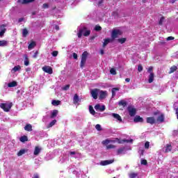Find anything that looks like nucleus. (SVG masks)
<instances>
[{
  "label": "nucleus",
  "mask_w": 178,
  "mask_h": 178,
  "mask_svg": "<svg viewBox=\"0 0 178 178\" xmlns=\"http://www.w3.org/2000/svg\"><path fill=\"white\" fill-rule=\"evenodd\" d=\"M127 111L129 113V116L131 117L136 116V114L137 113V109H136L133 106H129L127 107Z\"/></svg>",
  "instance_id": "nucleus-5"
},
{
  "label": "nucleus",
  "mask_w": 178,
  "mask_h": 178,
  "mask_svg": "<svg viewBox=\"0 0 178 178\" xmlns=\"http://www.w3.org/2000/svg\"><path fill=\"white\" fill-rule=\"evenodd\" d=\"M98 91H99L98 88H95L90 91V94L94 99H98Z\"/></svg>",
  "instance_id": "nucleus-7"
},
{
  "label": "nucleus",
  "mask_w": 178,
  "mask_h": 178,
  "mask_svg": "<svg viewBox=\"0 0 178 178\" xmlns=\"http://www.w3.org/2000/svg\"><path fill=\"white\" fill-rule=\"evenodd\" d=\"M42 70L43 72H44L45 73H48L49 74H52V73H54V70H52V67L48 65H45L42 67Z\"/></svg>",
  "instance_id": "nucleus-6"
},
{
  "label": "nucleus",
  "mask_w": 178,
  "mask_h": 178,
  "mask_svg": "<svg viewBox=\"0 0 178 178\" xmlns=\"http://www.w3.org/2000/svg\"><path fill=\"white\" fill-rule=\"evenodd\" d=\"M145 149H148L149 148V142H146L145 143Z\"/></svg>",
  "instance_id": "nucleus-49"
},
{
  "label": "nucleus",
  "mask_w": 178,
  "mask_h": 178,
  "mask_svg": "<svg viewBox=\"0 0 178 178\" xmlns=\"http://www.w3.org/2000/svg\"><path fill=\"white\" fill-rule=\"evenodd\" d=\"M6 32V29H3L1 30V31H0V37H3V34H5V33Z\"/></svg>",
  "instance_id": "nucleus-46"
},
{
  "label": "nucleus",
  "mask_w": 178,
  "mask_h": 178,
  "mask_svg": "<svg viewBox=\"0 0 178 178\" xmlns=\"http://www.w3.org/2000/svg\"><path fill=\"white\" fill-rule=\"evenodd\" d=\"M152 70H154V67H149L148 68L147 72L149 73L150 72H152Z\"/></svg>",
  "instance_id": "nucleus-58"
},
{
  "label": "nucleus",
  "mask_w": 178,
  "mask_h": 178,
  "mask_svg": "<svg viewBox=\"0 0 178 178\" xmlns=\"http://www.w3.org/2000/svg\"><path fill=\"white\" fill-rule=\"evenodd\" d=\"M163 20H165V17H161L159 21V26H162L163 24Z\"/></svg>",
  "instance_id": "nucleus-41"
},
{
  "label": "nucleus",
  "mask_w": 178,
  "mask_h": 178,
  "mask_svg": "<svg viewBox=\"0 0 178 178\" xmlns=\"http://www.w3.org/2000/svg\"><path fill=\"white\" fill-rule=\"evenodd\" d=\"M6 45H8V41L0 40V47H6Z\"/></svg>",
  "instance_id": "nucleus-33"
},
{
  "label": "nucleus",
  "mask_w": 178,
  "mask_h": 178,
  "mask_svg": "<svg viewBox=\"0 0 178 178\" xmlns=\"http://www.w3.org/2000/svg\"><path fill=\"white\" fill-rule=\"evenodd\" d=\"M109 143H115V140L106 139L102 142V144H103V145H107V144H109Z\"/></svg>",
  "instance_id": "nucleus-26"
},
{
  "label": "nucleus",
  "mask_w": 178,
  "mask_h": 178,
  "mask_svg": "<svg viewBox=\"0 0 178 178\" xmlns=\"http://www.w3.org/2000/svg\"><path fill=\"white\" fill-rule=\"evenodd\" d=\"M89 112L90 113H91V115H95V110H94V108L92 107V106H89Z\"/></svg>",
  "instance_id": "nucleus-35"
},
{
  "label": "nucleus",
  "mask_w": 178,
  "mask_h": 178,
  "mask_svg": "<svg viewBox=\"0 0 178 178\" xmlns=\"http://www.w3.org/2000/svg\"><path fill=\"white\" fill-rule=\"evenodd\" d=\"M35 0H23L22 1V5H26V3H31V2H34Z\"/></svg>",
  "instance_id": "nucleus-32"
},
{
  "label": "nucleus",
  "mask_w": 178,
  "mask_h": 178,
  "mask_svg": "<svg viewBox=\"0 0 178 178\" xmlns=\"http://www.w3.org/2000/svg\"><path fill=\"white\" fill-rule=\"evenodd\" d=\"M126 151V147H120L117 150V155H121V154H124V152Z\"/></svg>",
  "instance_id": "nucleus-17"
},
{
  "label": "nucleus",
  "mask_w": 178,
  "mask_h": 178,
  "mask_svg": "<svg viewBox=\"0 0 178 178\" xmlns=\"http://www.w3.org/2000/svg\"><path fill=\"white\" fill-rule=\"evenodd\" d=\"M119 35H122V31L119 29H113L112 33H111V38L113 41L115 40V38H118Z\"/></svg>",
  "instance_id": "nucleus-4"
},
{
  "label": "nucleus",
  "mask_w": 178,
  "mask_h": 178,
  "mask_svg": "<svg viewBox=\"0 0 178 178\" xmlns=\"http://www.w3.org/2000/svg\"><path fill=\"white\" fill-rule=\"evenodd\" d=\"M51 55L52 56H58V51H54L52 53H51Z\"/></svg>",
  "instance_id": "nucleus-53"
},
{
  "label": "nucleus",
  "mask_w": 178,
  "mask_h": 178,
  "mask_svg": "<svg viewBox=\"0 0 178 178\" xmlns=\"http://www.w3.org/2000/svg\"><path fill=\"white\" fill-rule=\"evenodd\" d=\"M157 122H159L160 123H163L165 122V114L161 113L156 119Z\"/></svg>",
  "instance_id": "nucleus-12"
},
{
  "label": "nucleus",
  "mask_w": 178,
  "mask_h": 178,
  "mask_svg": "<svg viewBox=\"0 0 178 178\" xmlns=\"http://www.w3.org/2000/svg\"><path fill=\"white\" fill-rule=\"evenodd\" d=\"M21 69H22V67L20 65H17L12 69V72H14V73H16V72H19V70H20Z\"/></svg>",
  "instance_id": "nucleus-25"
},
{
  "label": "nucleus",
  "mask_w": 178,
  "mask_h": 178,
  "mask_svg": "<svg viewBox=\"0 0 178 178\" xmlns=\"http://www.w3.org/2000/svg\"><path fill=\"white\" fill-rule=\"evenodd\" d=\"M29 149H22L17 152V156H22V155H24L25 152H28Z\"/></svg>",
  "instance_id": "nucleus-16"
},
{
  "label": "nucleus",
  "mask_w": 178,
  "mask_h": 178,
  "mask_svg": "<svg viewBox=\"0 0 178 178\" xmlns=\"http://www.w3.org/2000/svg\"><path fill=\"white\" fill-rule=\"evenodd\" d=\"M13 106V104L12 103H1L0 104V108H1V109H3V111H4V112H9V111H10V109L12 108V106Z\"/></svg>",
  "instance_id": "nucleus-3"
},
{
  "label": "nucleus",
  "mask_w": 178,
  "mask_h": 178,
  "mask_svg": "<svg viewBox=\"0 0 178 178\" xmlns=\"http://www.w3.org/2000/svg\"><path fill=\"white\" fill-rule=\"evenodd\" d=\"M42 8H43V9H48V8H49V5H48V3H44L42 5Z\"/></svg>",
  "instance_id": "nucleus-48"
},
{
  "label": "nucleus",
  "mask_w": 178,
  "mask_h": 178,
  "mask_svg": "<svg viewBox=\"0 0 178 178\" xmlns=\"http://www.w3.org/2000/svg\"><path fill=\"white\" fill-rule=\"evenodd\" d=\"M111 116H113V118H114V119H117V120H118V122H122V117L119 114L112 113Z\"/></svg>",
  "instance_id": "nucleus-14"
},
{
  "label": "nucleus",
  "mask_w": 178,
  "mask_h": 178,
  "mask_svg": "<svg viewBox=\"0 0 178 178\" xmlns=\"http://www.w3.org/2000/svg\"><path fill=\"white\" fill-rule=\"evenodd\" d=\"M24 130L26 131H33V126L31 125V124H27L24 127Z\"/></svg>",
  "instance_id": "nucleus-15"
},
{
  "label": "nucleus",
  "mask_w": 178,
  "mask_h": 178,
  "mask_svg": "<svg viewBox=\"0 0 178 178\" xmlns=\"http://www.w3.org/2000/svg\"><path fill=\"white\" fill-rule=\"evenodd\" d=\"M102 3H104V0H99L98 2V6H101V5H102Z\"/></svg>",
  "instance_id": "nucleus-56"
},
{
  "label": "nucleus",
  "mask_w": 178,
  "mask_h": 178,
  "mask_svg": "<svg viewBox=\"0 0 178 178\" xmlns=\"http://www.w3.org/2000/svg\"><path fill=\"white\" fill-rule=\"evenodd\" d=\"M143 65H139L138 66V72H141L142 70H143Z\"/></svg>",
  "instance_id": "nucleus-54"
},
{
  "label": "nucleus",
  "mask_w": 178,
  "mask_h": 178,
  "mask_svg": "<svg viewBox=\"0 0 178 178\" xmlns=\"http://www.w3.org/2000/svg\"><path fill=\"white\" fill-rule=\"evenodd\" d=\"M113 91L115 92V91H119V88H113Z\"/></svg>",
  "instance_id": "nucleus-60"
},
{
  "label": "nucleus",
  "mask_w": 178,
  "mask_h": 178,
  "mask_svg": "<svg viewBox=\"0 0 178 178\" xmlns=\"http://www.w3.org/2000/svg\"><path fill=\"white\" fill-rule=\"evenodd\" d=\"M106 91L101 90L99 92V99H105L106 98Z\"/></svg>",
  "instance_id": "nucleus-13"
},
{
  "label": "nucleus",
  "mask_w": 178,
  "mask_h": 178,
  "mask_svg": "<svg viewBox=\"0 0 178 178\" xmlns=\"http://www.w3.org/2000/svg\"><path fill=\"white\" fill-rule=\"evenodd\" d=\"M170 151H172V145H169V144L166 145L165 152L168 153V152H170Z\"/></svg>",
  "instance_id": "nucleus-28"
},
{
  "label": "nucleus",
  "mask_w": 178,
  "mask_h": 178,
  "mask_svg": "<svg viewBox=\"0 0 178 178\" xmlns=\"http://www.w3.org/2000/svg\"><path fill=\"white\" fill-rule=\"evenodd\" d=\"M134 122L135 123H143V122H144V119L143 118H141L140 115H136L134 118Z\"/></svg>",
  "instance_id": "nucleus-11"
},
{
  "label": "nucleus",
  "mask_w": 178,
  "mask_h": 178,
  "mask_svg": "<svg viewBox=\"0 0 178 178\" xmlns=\"http://www.w3.org/2000/svg\"><path fill=\"white\" fill-rule=\"evenodd\" d=\"M140 163L141 165H148V162L147 161L146 159H142L140 161Z\"/></svg>",
  "instance_id": "nucleus-45"
},
{
  "label": "nucleus",
  "mask_w": 178,
  "mask_h": 178,
  "mask_svg": "<svg viewBox=\"0 0 178 178\" xmlns=\"http://www.w3.org/2000/svg\"><path fill=\"white\" fill-rule=\"evenodd\" d=\"M95 129H97V131H102V127L99 124H96Z\"/></svg>",
  "instance_id": "nucleus-40"
},
{
  "label": "nucleus",
  "mask_w": 178,
  "mask_h": 178,
  "mask_svg": "<svg viewBox=\"0 0 178 178\" xmlns=\"http://www.w3.org/2000/svg\"><path fill=\"white\" fill-rule=\"evenodd\" d=\"M95 111H99V112H104L105 111V106H101L100 104H96L95 106Z\"/></svg>",
  "instance_id": "nucleus-9"
},
{
  "label": "nucleus",
  "mask_w": 178,
  "mask_h": 178,
  "mask_svg": "<svg viewBox=\"0 0 178 178\" xmlns=\"http://www.w3.org/2000/svg\"><path fill=\"white\" fill-rule=\"evenodd\" d=\"M154 77H155L154 72H150V74L149 75L148 83H152L154 81Z\"/></svg>",
  "instance_id": "nucleus-18"
},
{
  "label": "nucleus",
  "mask_w": 178,
  "mask_h": 178,
  "mask_svg": "<svg viewBox=\"0 0 178 178\" xmlns=\"http://www.w3.org/2000/svg\"><path fill=\"white\" fill-rule=\"evenodd\" d=\"M167 41H172V40H175V37L173 36H169L166 38Z\"/></svg>",
  "instance_id": "nucleus-51"
},
{
  "label": "nucleus",
  "mask_w": 178,
  "mask_h": 178,
  "mask_svg": "<svg viewBox=\"0 0 178 178\" xmlns=\"http://www.w3.org/2000/svg\"><path fill=\"white\" fill-rule=\"evenodd\" d=\"M32 178H39V176L38 174H34L33 177Z\"/></svg>",
  "instance_id": "nucleus-62"
},
{
  "label": "nucleus",
  "mask_w": 178,
  "mask_h": 178,
  "mask_svg": "<svg viewBox=\"0 0 178 178\" xmlns=\"http://www.w3.org/2000/svg\"><path fill=\"white\" fill-rule=\"evenodd\" d=\"M35 45H36L35 42L34 41L31 42L28 46V49H33V48H34Z\"/></svg>",
  "instance_id": "nucleus-31"
},
{
  "label": "nucleus",
  "mask_w": 178,
  "mask_h": 178,
  "mask_svg": "<svg viewBox=\"0 0 178 178\" xmlns=\"http://www.w3.org/2000/svg\"><path fill=\"white\" fill-rule=\"evenodd\" d=\"M19 141H21V143H26V141H29V138L26 136H21Z\"/></svg>",
  "instance_id": "nucleus-24"
},
{
  "label": "nucleus",
  "mask_w": 178,
  "mask_h": 178,
  "mask_svg": "<svg viewBox=\"0 0 178 178\" xmlns=\"http://www.w3.org/2000/svg\"><path fill=\"white\" fill-rule=\"evenodd\" d=\"M127 38H120L118 40V42H120V44H124L127 41Z\"/></svg>",
  "instance_id": "nucleus-38"
},
{
  "label": "nucleus",
  "mask_w": 178,
  "mask_h": 178,
  "mask_svg": "<svg viewBox=\"0 0 178 178\" xmlns=\"http://www.w3.org/2000/svg\"><path fill=\"white\" fill-rule=\"evenodd\" d=\"M72 56H73L74 59H77V54L73 53Z\"/></svg>",
  "instance_id": "nucleus-57"
},
{
  "label": "nucleus",
  "mask_w": 178,
  "mask_h": 178,
  "mask_svg": "<svg viewBox=\"0 0 178 178\" xmlns=\"http://www.w3.org/2000/svg\"><path fill=\"white\" fill-rule=\"evenodd\" d=\"M129 142H130V140H129L127 139H124L121 142H119V144H123V143H129Z\"/></svg>",
  "instance_id": "nucleus-52"
},
{
  "label": "nucleus",
  "mask_w": 178,
  "mask_h": 178,
  "mask_svg": "<svg viewBox=\"0 0 178 178\" xmlns=\"http://www.w3.org/2000/svg\"><path fill=\"white\" fill-rule=\"evenodd\" d=\"M24 65L25 66H29V65H30V61L29 60V57L27 55H25Z\"/></svg>",
  "instance_id": "nucleus-36"
},
{
  "label": "nucleus",
  "mask_w": 178,
  "mask_h": 178,
  "mask_svg": "<svg viewBox=\"0 0 178 178\" xmlns=\"http://www.w3.org/2000/svg\"><path fill=\"white\" fill-rule=\"evenodd\" d=\"M17 86V82L13 81L12 82L8 83V87L12 88V87H16Z\"/></svg>",
  "instance_id": "nucleus-27"
},
{
  "label": "nucleus",
  "mask_w": 178,
  "mask_h": 178,
  "mask_svg": "<svg viewBox=\"0 0 178 178\" xmlns=\"http://www.w3.org/2000/svg\"><path fill=\"white\" fill-rule=\"evenodd\" d=\"M113 148H116V146L114 145H108L106 146V149H112Z\"/></svg>",
  "instance_id": "nucleus-42"
},
{
  "label": "nucleus",
  "mask_w": 178,
  "mask_h": 178,
  "mask_svg": "<svg viewBox=\"0 0 178 178\" xmlns=\"http://www.w3.org/2000/svg\"><path fill=\"white\" fill-rule=\"evenodd\" d=\"M101 30H102V27H101V26L99 25H96L95 26V31H101Z\"/></svg>",
  "instance_id": "nucleus-39"
},
{
  "label": "nucleus",
  "mask_w": 178,
  "mask_h": 178,
  "mask_svg": "<svg viewBox=\"0 0 178 178\" xmlns=\"http://www.w3.org/2000/svg\"><path fill=\"white\" fill-rule=\"evenodd\" d=\"M105 54V52H104V49H100V54L101 55H104Z\"/></svg>",
  "instance_id": "nucleus-59"
},
{
  "label": "nucleus",
  "mask_w": 178,
  "mask_h": 178,
  "mask_svg": "<svg viewBox=\"0 0 178 178\" xmlns=\"http://www.w3.org/2000/svg\"><path fill=\"white\" fill-rule=\"evenodd\" d=\"M118 105L119 106H123L124 108V106H127V102L121 100L118 102Z\"/></svg>",
  "instance_id": "nucleus-23"
},
{
  "label": "nucleus",
  "mask_w": 178,
  "mask_h": 178,
  "mask_svg": "<svg viewBox=\"0 0 178 178\" xmlns=\"http://www.w3.org/2000/svg\"><path fill=\"white\" fill-rule=\"evenodd\" d=\"M110 73L111 74H113L115 76L116 74V70H115V68H111L110 70Z\"/></svg>",
  "instance_id": "nucleus-44"
},
{
  "label": "nucleus",
  "mask_w": 178,
  "mask_h": 178,
  "mask_svg": "<svg viewBox=\"0 0 178 178\" xmlns=\"http://www.w3.org/2000/svg\"><path fill=\"white\" fill-rule=\"evenodd\" d=\"M56 123V120H52L49 124V127H52V126H54V124Z\"/></svg>",
  "instance_id": "nucleus-43"
},
{
  "label": "nucleus",
  "mask_w": 178,
  "mask_h": 178,
  "mask_svg": "<svg viewBox=\"0 0 178 178\" xmlns=\"http://www.w3.org/2000/svg\"><path fill=\"white\" fill-rule=\"evenodd\" d=\"M40 152H41V149H40V147L36 146L35 147V150L33 152L34 155H38V154H40Z\"/></svg>",
  "instance_id": "nucleus-29"
},
{
  "label": "nucleus",
  "mask_w": 178,
  "mask_h": 178,
  "mask_svg": "<svg viewBox=\"0 0 178 178\" xmlns=\"http://www.w3.org/2000/svg\"><path fill=\"white\" fill-rule=\"evenodd\" d=\"M70 88V85H65L63 88V90H64V91H67V90H69Z\"/></svg>",
  "instance_id": "nucleus-47"
},
{
  "label": "nucleus",
  "mask_w": 178,
  "mask_h": 178,
  "mask_svg": "<svg viewBox=\"0 0 178 178\" xmlns=\"http://www.w3.org/2000/svg\"><path fill=\"white\" fill-rule=\"evenodd\" d=\"M177 0H170V3H175Z\"/></svg>",
  "instance_id": "nucleus-63"
},
{
  "label": "nucleus",
  "mask_w": 178,
  "mask_h": 178,
  "mask_svg": "<svg viewBox=\"0 0 178 178\" xmlns=\"http://www.w3.org/2000/svg\"><path fill=\"white\" fill-rule=\"evenodd\" d=\"M38 55V51H36L35 53H34V54H33V58H34V59H37V56Z\"/></svg>",
  "instance_id": "nucleus-55"
},
{
  "label": "nucleus",
  "mask_w": 178,
  "mask_h": 178,
  "mask_svg": "<svg viewBox=\"0 0 178 178\" xmlns=\"http://www.w3.org/2000/svg\"><path fill=\"white\" fill-rule=\"evenodd\" d=\"M137 176H138V174L136 173V172H131V173L129 174V178H136V177H137Z\"/></svg>",
  "instance_id": "nucleus-37"
},
{
  "label": "nucleus",
  "mask_w": 178,
  "mask_h": 178,
  "mask_svg": "<svg viewBox=\"0 0 178 178\" xmlns=\"http://www.w3.org/2000/svg\"><path fill=\"white\" fill-rule=\"evenodd\" d=\"M51 104L54 106H58V105H60V101H59V100H52Z\"/></svg>",
  "instance_id": "nucleus-30"
},
{
  "label": "nucleus",
  "mask_w": 178,
  "mask_h": 178,
  "mask_svg": "<svg viewBox=\"0 0 178 178\" xmlns=\"http://www.w3.org/2000/svg\"><path fill=\"white\" fill-rule=\"evenodd\" d=\"M55 29H56V30L58 31L59 30V26L56 25V26H55Z\"/></svg>",
  "instance_id": "nucleus-64"
},
{
  "label": "nucleus",
  "mask_w": 178,
  "mask_h": 178,
  "mask_svg": "<svg viewBox=\"0 0 178 178\" xmlns=\"http://www.w3.org/2000/svg\"><path fill=\"white\" fill-rule=\"evenodd\" d=\"M88 56V52L84 51L81 55V60L80 67L83 69L86 66V62H87V57Z\"/></svg>",
  "instance_id": "nucleus-2"
},
{
  "label": "nucleus",
  "mask_w": 178,
  "mask_h": 178,
  "mask_svg": "<svg viewBox=\"0 0 178 178\" xmlns=\"http://www.w3.org/2000/svg\"><path fill=\"white\" fill-rule=\"evenodd\" d=\"M147 123H149V124H155L156 120L155 118L154 117H147L146 118Z\"/></svg>",
  "instance_id": "nucleus-10"
},
{
  "label": "nucleus",
  "mask_w": 178,
  "mask_h": 178,
  "mask_svg": "<svg viewBox=\"0 0 178 178\" xmlns=\"http://www.w3.org/2000/svg\"><path fill=\"white\" fill-rule=\"evenodd\" d=\"M79 101H80V99L79 98V95L75 94L74 95V99H73L74 104H78Z\"/></svg>",
  "instance_id": "nucleus-19"
},
{
  "label": "nucleus",
  "mask_w": 178,
  "mask_h": 178,
  "mask_svg": "<svg viewBox=\"0 0 178 178\" xmlns=\"http://www.w3.org/2000/svg\"><path fill=\"white\" fill-rule=\"evenodd\" d=\"M58 110H54L51 113V115L50 116V118L51 119H54V118H56V116H58Z\"/></svg>",
  "instance_id": "nucleus-22"
},
{
  "label": "nucleus",
  "mask_w": 178,
  "mask_h": 178,
  "mask_svg": "<svg viewBox=\"0 0 178 178\" xmlns=\"http://www.w3.org/2000/svg\"><path fill=\"white\" fill-rule=\"evenodd\" d=\"M23 20H24V18H19L18 19V22H19V23H22V22H23Z\"/></svg>",
  "instance_id": "nucleus-61"
},
{
  "label": "nucleus",
  "mask_w": 178,
  "mask_h": 178,
  "mask_svg": "<svg viewBox=\"0 0 178 178\" xmlns=\"http://www.w3.org/2000/svg\"><path fill=\"white\" fill-rule=\"evenodd\" d=\"M90 34H91V31L87 30V27L84 26L83 28L79 29L77 35L78 38H81L83 35H84V37H88Z\"/></svg>",
  "instance_id": "nucleus-1"
},
{
  "label": "nucleus",
  "mask_w": 178,
  "mask_h": 178,
  "mask_svg": "<svg viewBox=\"0 0 178 178\" xmlns=\"http://www.w3.org/2000/svg\"><path fill=\"white\" fill-rule=\"evenodd\" d=\"M28 35H29V31L27 30V29H24L22 31L23 37H27Z\"/></svg>",
  "instance_id": "nucleus-34"
},
{
  "label": "nucleus",
  "mask_w": 178,
  "mask_h": 178,
  "mask_svg": "<svg viewBox=\"0 0 178 178\" xmlns=\"http://www.w3.org/2000/svg\"><path fill=\"white\" fill-rule=\"evenodd\" d=\"M177 70V66L173 65L170 68L169 74H172V73H175Z\"/></svg>",
  "instance_id": "nucleus-21"
},
{
  "label": "nucleus",
  "mask_w": 178,
  "mask_h": 178,
  "mask_svg": "<svg viewBox=\"0 0 178 178\" xmlns=\"http://www.w3.org/2000/svg\"><path fill=\"white\" fill-rule=\"evenodd\" d=\"M115 162V160H105V161H102L100 162V165L102 166H106L107 165H111V163H113Z\"/></svg>",
  "instance_id": "nucleus-8"
},
{
  "label": "nucleus",
  "mask_w": 178,
  "mask_h": 178,
  "mask_svg": "<svg viewBox=\"0 0 178 178\" xmlns=\"http://www.w3.org/2000/svg\"><path fill=\"white\" fill-rule=\"evenodd\" d=\"M153 115L154 116H158V115H161V111H159V110H157L156 111L153 113Z\"/></svg>",
  "instance_id": "nucleus-50"
},
{
  "label": "nucleus",
  "mask_w": 178,
  "mask_h": 178,
  "mask_svg": "<svg viewBox=\"0 0 178 178\" xmlns=\"http://www.w3.org/2000/svg\"><path fill=\"white\" fill-rule=\"evenodd\" d=\"M113 42V40L112 39H109V38L105 39L103 43V47L105 48V46H106L109 42Z\"/></svg>",
  "instance_id": "nucleus-20"
}]
</instances>
